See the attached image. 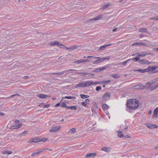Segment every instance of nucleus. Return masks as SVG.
Segmentation results:
<instances>
[{
  "mask_svg": "<svg viewBox=\"0 0 158 158\" xmlns=\"http://www.w3.org/2000/svg\"><path fill=\"white\" fill-rule=\"evenodd\" d=\"M151 19L152 20H153L155 21H158V16L152 18H151Z\"/></svg>",
  "mask_w": 158,
  "mask_h": 158,
  "instance_id": "obj_48",
  "label": "nucleus"
},
{
  "mask_svg": "<svg viewBox=\"0 0 158 158\" xmlns=\"http://www.w3.org/2000/svg\"><path fill=\"white\" fill-rule=\"evenodd\" d=\"M148 31V29L147 28H141L139 30V32H146V33H148L147 31Z\"/></svg>",
  "mask_w": 158,
  "mask_h": 158,
  "instance_id": "obj_24",
  "label": "nucleus"
},
{
  "mask_svg": "<svg viewBox=\"0 0 158 158\" xmlns=\"http://www.w3.org/2000/svg\"><path fill=\"white\" fill-rule=\"evenodd\" d=\"M68 109H69L71 110H77V108L76 107V106H69L67 107V110H68Z\"/></svg>",
  "mask_w": 158,
  "mask_h": 158,
  "instance_id": "obj_22",
  "label": "nucleus"
},
{
  "mask_svg": "<svg viewBox=\"0 0 158 158\" xmlns=\"http://www.w3.org/2000/svg\"><path fill=\"white\" fill-rule=\"evenodd\" d=\"M61 127V126H58L54 127L52 128V129L50 131L51 132H55L59 131Z\"/></svg>",
  "mask_w": 158,
  "mask_h": 158,
  "instance_id": "obj_10",
  "label": "nucleus"
},
{
  "mask_svg": "<svg viewBox=\"0 0 158 158\" xmlns=\"http://www.w3.org/2000/svg\"><path fill=\"white\" fill-rule=\"evenodd\" d=\"M106 67H103L102 68H98L97 69H95L94 71L98 73L101 71H102L103 70H105L106 69Z\"/></svg>",
  "mask_w": 158,
  "mask_h": 158,
  "instance_id": "obj_20",
  "label": "nucleus"
},
{
  "mask_svg": "<svg viewBox=\"0 0 158 158\" xmlns=\"http://www.w3.org/2000/svg\"><path fill=\"white\" fill-rule=\"evenodd\" d=\"M133 71L134 72H139L142 73V69H134Z\"/></svg>",
  "mask_w": 158,
  "mask_h": 158,
  "instance_id": "obj_46",
  "label": "nucleus"
},
{
  "mask_svg": "<svg viewBox=\"0 0 158 158\" xmlns=\"http://www.w3.org/2000/svg\"><path fill=\"white\" fill-rule=\"evenodd\" d=\"M76 71V70H74L73 69H69L68 70H64L62 72H59V73H51V74H57L58 75V76H59V75H61L62 74H63L65 73H67L70 71Z\"/></svg>",
  "mask_w": 158,
  "mask_h": 158,
  "instance_id": "obj_5",
  "label": "nucleus"
},
{
  "mask_svg": "<svg viewBox=\"0 0 158 158\" xmlns=\"http://www.w3.org/2000/svg\"><path fill=\"white\" fill-rule=\"evenodd\" d=\"M89 61V60L88 59H83L82 60V61L83 62H88Z\"/></svg>",
  "mask_w": 158,
  "mask_h": 158,
  "instance_id": "obj_58",
  "label": "nucleus"
},
{
  "mask_svg": "<svg viewBox=\"0 0 158 158\" xmlns=\"http://www.w3.org/2000/svg\"><path fill=\"white\" fill-rule=\"evenodd\" d=\"M76 129L75 128H73L70 130V131H71L72 132H74L76 131Z\"/></svg>",
  "mask_w": 158,
  "mask_h": 158,
  "instance_id": "obj_51",
  "label": "nucleus"
},
{
  "mask_svg": "<svg viewBox=\"0 0 158 158\" xmlns=\"http://www.w3.org/2000/svg\"><path fill=\"white\" fill-rule=\"evenodd\" d=\"M40 142V139L38 138H32L28 141V143H38Z\"/></svg>",
  "mask_w": 158,
  "mask_h": 158,
  "instance_id": "obj_8",
  "label": "nucleus"
},
{
  "mask_svg": "<svg viewBox=\"0 0 158 158\" xmlns=\"http://www.w3.org/2000/svg\"><path fill=\"white\" fill-rule=\"evenodd\" d=\"M96 155V153H90L88 154L86 156L87 157L89 158H91L94 157Z\"/></svg>",
  "mask_w": 158,
  "mask_h": 158,
  "instance_id": "obj_15",
  "label": "nucleus"
},
{
  "mask_svg": "<svg viewBox=\"0 0 158 158\" xmlns=\"http://www.w3.org/2000/svg\"><path fill=\"white\" fill-rule=\"evenodd\" d=\"M136 55L139 57H143L147 55H152V54L149 52H146L144 51L142 52H137L136 53Z\"/></svg>",
  "mask_w": 158,
  "mask_h": 158,
  "instance_id": "obj_3",
  "label": "nucleus"
},
{
  "mask_svg": "<svg viewBox=\"0 0 158 158\" xmlns=\"http://www.w3.org/2000/svg\"><path fill=\"white\" fill-rule=\"evenodd\" d=\"M16 129V128H15V125L12 126L10 127V129Z\"/></svg>",
  "mask_w": 158,
  "mask_h": 158,
  "instance_id": "obj_53",
  "label": "nucleus"
},
{
  "mask_svg": "<svg viewBox=\"0 0 158 158\" xmlns=\"http://www.w3.org/2000/svg\"><path fill=\"white\" fill-rule=\"evenodd\" d=\"M49 44L51 46H57L58 47L62 48H67L65 45L63 44H60L59 42L57 41H52L50 42Z\"/></svg>",
  "mask_w": 158,
  "mask_h": 158,
  "instance_id": "obj_2",
  "label": "nucleus"
},
{
  "mask_svg": "<svg viewBox=\"0 0 158 158\" xmlns=\"http://www.w3.org/2000/svg\"><path fill=\"white\" fill-rule=\"evenodd\" d=\"M27 133V131H25L23 132L22 133L20 134V135H26Z\"/></svg>",
  "mask_w": 158,
  "mask_h": 158,
  "instance_id": "obj_50",
  "label": "nucleus"
},
{
  "mask_svg": "<svg viewBox=\"0 0 158 158\" xmlns=\"http://www.w3.org/2000/svg\"><path fill=\"white\" fill-rule=\"evenodd\" d=\"M67 98L68 99H75L76 98L75 97H72V96H65L64 97H63V98Z\"/></svg>",
  "mask_w": 158,
  "mask_h": 158,
  "instance_id": "obj_31",
  "label": "nucleus"
},
{
  "mask_svg": "<svg viewBox=\"0 0 158 158\" xmlns=\"http://www.w3.org/2000/svg\"><path fill=\"white\" fill-rule=\"evenodd\" d=\"M99 83H101V81L100 82H93V85H96Z\"/></svg>",
  "mask_w": 158,
  "mask_h": 158,
  "instance_id": "obj_54",
  "label": "nucleus"
},
{
  "mask_svg": "<svg viewBox=\"0 0 158 158\" xmlns=\"http://www.w3.org/2000/svg\"><path fill=\"white\" fill-rule=\"evenodd\" d=\"M48 150L47 149H40L38 150L36 152V154H39L40 152H42L43 151L45 150Z\"/></svg>",
  "mask_w": 158,
  "mask_h": 158,
  "instance_id": "obj_32",
  "label": "nucleus"
},
{
  "mask_svg": "<svg viewBox=\"0 0 158 158\" xmlns=\"http://www.w3.org/2000/svg\"><path fill=\"white\" fill-rule=\"evenodd\" d=\"M130 59H129L126 61H125L122 62L121 63H120V64H122L123 65H125L127 63L128 61H130Z\"/></svg>",
  "mask_w": 158,
  "mask_h": 158,
  "instance_id": "obj_42",
  "label": "nucleus"
},
{
  "mask_svg": "<svg viewBox=\"0 0 158 158\" xmlns=\"http://www.w3.org/2000/svg\"><path fill=\"white\" fill-rule=\"evenodd\" d=\"M78 48V47L77 46L74 45L69 48H66V49L68 50L71 49L73 50L75 49H76Z\"/></svg>",
  "mask_w": 158,
  "mask_h": 158,
  "instance_id": "obj_25",
  "label": "nucleus"
},
{
  "mask_svg": "<svg viewBox=\"0 0 158 158\" xmlns=\"http://www.w3.org/2000/svg\"><path fill=\"white\" fill-rule=\"evenodd\" d=\"M15 123H19V120H15Z\"/></svg>",
  "mask_w": 158,
  "mask_h": 158,
  "instance_id": "obj_59",
  "label": "nucleus"
},
{
  "mask_svg": "<svg viewBox=\"0 0 158 158\" xmlns=\"http://www.w3.org/2000/svg\"><path fill=\"white\" fill-rule=\"evenodd\" d=\"M145 125L148 128H149L150 129L151 128V124L149 123H147L145 124Z\"/></svg>",
  "mask_w": 158,
  "mask_h": 158,
  "instance_id": "obj_44",
  "label": "nucleus"
},
{
  "mask_svg": "<svg viewBox=\"0 0 158 158\" xmlns=\"http://www.w3.org/2000/svg\"><path fill=\"white\" fill-rule=\"evenodd\" d=\"M158 81V79L157 78H155L153 80H152L150 81L147 82L146 83V85H152L154 84L156 81Z\"/></svg>",
  "mask_w": 158,
  "mask_h": 158,
  "instance_id": "obj_14",
  "label": "nucleus"
},
{
  "mask_svg": "<svg viewBox=\"0 0 158 158\" xmlns=\"http://www.w3.org/2000/svg\"><path fill=\"white\" fill-rule=\"evenodd\" d=\"M102 108L104 110H105L109 108V106L106 104H104L102 105Z\"/></svg>",
  "mask_w": 158,
  "mask_h": 158,
  "instance_id": "obj_23",
  "label": "nucleus"
},
{
  "mask_svg": "<svg viewBox=\"0 0 158 158\" xmlns=\"http://www.w3.org/2000/svg\"><path fill=\"white\" fill-rule=\"evenodd\" d=\"M139 57H136L135 58H132V59H130V60H134L135 61H137L138 60L139 61Z\"/></svg>",
  "mask_w": 158,
  "mask_h": 158,
  "instance_id": "obj_38",
  "label": "nucleus"
},
{
  "mask_svg": "<svg viewBox=\"0 0 158 158\" xmlns=\"http://www.w3.org/2000/svg\"><path fill=\"white\" fill-rule=\"evenodd\" d=\"M158 68L157 66H155L153 67H148L149 70V73H153L157 72V71L154 72V71Z\"/></svg>",
  "mask_w": 158,
  "mask_h": 158,
  "instance_id": "obj_4",
  "label": "nucleus"
},
{
  "mask_svg": "<svg viewBox=\"0 0 158 158\" xmlns=\"http://www.w3.org/2000/svg\"><path fill=\"white\" fill-rule=\"evenodd\" d=\"M102 15H99L98 16H97L95 17L94 19H92L90 20L89 21H91L93 20H97L101 18L102 17Z\"/></svg>",
  "mask_w": 158,
  "mask_h": 158,
  "instance_id": "obj_26",
  "label": "nucleus"
},
{
  "mask_svg": "<svg viewBox=\"0 0 158 158\" xmlns=\"http://www.w3.org/2000/svg\"><path fill=\"white\" fill-rule=\"evenodd\" d=\"M157 115H158L157 114H155L154 113V114L153 115L152 117L153 118H154L155 117H156V118L157 117Z\"/></svg>",
  "mask_w": 158,
  "mask_h": 158,
  "instance_id": "obj_56",
  "label": "nucleus"
},
{
  "mask_svg": "<svg viewBox=\"0 0 158 158\" xmlns=\"http://www.w3.org/2000/svg\"><path fill=\"white\" fill-rule=\"evenodd\" d=\"M60 103H57V104L56 105H55V106L56 107H58L59 106H60Z\"/></svg>",
  "mask_w": 158,
  "mask_h": 158,
  "instance_id": "obj_57",
  "label": "nucleus"
},
{
  "mask_svg": "<svg viewBox=\"0 0 158 158\" xmlns=\"http://www.w3.org/2000/svg\"><path fill=\"white\" fill-rule=\"evenodd\" d=\"M90 102V100L89 99H85V101L84 102H83L82 103V105L83 106H86L87 104H89V102Z\"/></svg>",
  "mask_w": 158,
  "mask_h": 158,
  "instance_id": "obj_17",
  "label": "nucleus"
},
{
  "mask_svg": "<svg viewBox=\"0 0 158 158\" xmlns=\"http://www.w3.org/2000/svg\"><path fill=\"white\" fill-rule=\"evenodd\" d=\"M135 89H142L145 88L144 86L142 85H135L134 87Z\"/></svg>",
  "mask_w": 158,
  "mask_h": 158,
  "instance_id": "obj_12",
  "label": "nucleus"
},
{
  "mask_svg": "<svg viewBox=\"0 0 158 158\" xmlns=\"http://www.w3.org/2000/svg\"><path fill=\"white\" fill-rule=\"evenodd\" d=\"M118 136L119 138H122L123 137V135L122 131H118Z\"/></svg>",
  "mask_w": 158,
  "mask_h": 158,
  "instance_id": "obj_27",
  "label": "nucleus"
},
{
  "mask_svg": "<svg viewBox=\"0 0 158 158\" xmlns=\"http://www.w3.org/2000/svg\"><path fill=\"white\" fill-rule=\"evenodd\" d=\"M22 125V123H19L18 124H16L15 125V128L18 129L20 128Z\"/></svg>",
  "mask_w": 158,
  "mask_h": 158,
  "instance_id": "obj_40",
  "label": "nucleus"
},
{
  "mask_svg": "<svg viewBox=\"0 0 158 158\" xmlns=\"http://www.w3.org/2000/svg\"><path fill=\"white\" fill-rule=\"evenodd\" d=\"M110 6V4L109 3H107L102 8V10H103L105 9L108 6Z\"/></svg>",
  "mask_w": 158,
  "mask_h": 158,
  "instance_id": "obj_41",
  "label": "nucleus"
},
{
  "mask_svg": "<svg viewBox=\"0 0 158 158\" xmlns=\"http://www.w3.org/2000/svg\"><path fill=\"white\" fill-rule=\"evenodd\" d=\"M110 56H107L106 57H102L101 58L102 59V61H103L105 60H108L110 59Z\"/></svg>",
  "mask_w": 158,
  "mask_h": 158,
  "instance_id": "obj_33",
  "label": "nucleus"
},
{
  "mask_svg": "<svg viewBox=\"0 0 158 158\" xmlns=\"http://www.w3.org/2000/svg\"><path fill=\"white\" fill-rule=\"evenodd\" d=\"M49 104H48V105H45L44 107H43V108H48V107H49Z\"/></svg>",
  "mask_w": 158,
  "mask_h": 158,
  "instance_id": "obj_55",
  "label": "nucleus"
},
{
  "mask_svg": "<svg viewBox=\"0 0 158 158\" xmlns=\"http://www.w3.org/2000/svg\"><path fill=\"white\" fill-rule=\"evenodd\" d=\"M110 81H111L110 80L102 81H101V83L103 84H109Z\"/></svg>",
  "mask_w": 158,
  "mask_h": 158,
  "instance_id": "obj_34",
  "label": "nucleus"
},
{
  "mask_svg": "<svg viewBox=\"0 0 158 158\" xmlns=\"http://www.w3.org/2000/svg\"><path fill=\"white\" fill-rule=\"evenodd\" d=\"M80 97L82 98H85L89 97V96L81 94L80 95Z\"/></svg>",
  "mask_w": 158,
  "mask_h": 158,
  "instance_id": "obj_35",
  "label": "nucleus"
},
{
  "mask_svg": "<svg viewBox=\"0 0 158 158\" xmlns=\"http://www.w3.org/2000/svg\"><path fill=\"white\" fill-rule=\"evenodd\" d=\"M82 62V60H79L74 62V63L77 64H79Z\"/></svg>",
  "mask_w": 158,
  "mask_h": 158,
  "instance_id": "obj_37",
  "label": "nucleus"
},
{
  "mask_svg": "<svg viewBox=\"0 0 158 158\" xmlns=\"http://www.w3.org/2000/svg\"><path fill=\"white\" fill-rule=\"evenodd\" d=\"M84 83H85V87L93 85V82L91 81H85Z\"/></svg>",
  "mask_w": 158,
  "mask_h": 158,
  "instance_id": "obj_18",
  "label": "nucleus"
},
{
  "mask_svg": "<svg viewBox=\"0 0 158 158\" xmlns=\"http://www.w3.org/2000/svg\"><path fill=\"white\" fill-rule=\"evenodd\" d=\"M78 87H85L84 82L78 84L75 87V88H78Z\"/></svg>",
  "mask_w": 158,
  "mask_h": 158,
  "instance_id": "obj_19",
  "label": "nucleus"
},
{
  "mask_svg": "<svg viewBox=\"0 0 158 158\" xmlns=\"http://www.w3.org/2000/svg\"><path fill=\"white\" fill-rule=\"evenodd\" d=\"M139 101L137 100L129 99L127 102V105L128 108L131 110L137 109L139 106Z\"/></svg>",
  "mask_w": 158,
  "mask_h": 158,
  "instance_id": "obj_1",
  "label": "nucleus"
},
{
  "mask_svg": "<svg viewBox=\"0 0 158 158\" xmlns=\"http://www.w3.org/2000/svg\"><path fill=\"white\" fill-rule=\"evenodd\" d=\"M148 89H150L151 90H154L155 89H156V87L155 86V85L154 86H148Z\"/></svg>",
  "mask_w": 158,
  "mask_h": 158,
  "instance_id": "obj_30",
  "label": "nucleus"
},
{
  "mask_svg": "<svg viewBox=\"0 0 158 158\" xmlns=\"http://www.w3.org/2000/svg\"><path fill=\"white\" fill-rule=\"evenodd\" d=\"M20 96V95L19 94H15L13 95H11L10 98L12 97H14V96Z\"/></svg>",
  "mask_w": 158,
  "mask_h": 158,
  "instance_id": "obj_52",
  "label": "nucleus"
},
{
  "mask_svg": "<svg viewBox=\"0 0 158 158\" xmlns=\"http://www.w3.org/2000/svg\"><path fill=\"white\" fill-rule=\"evenodd\" d=\"M111 76L114 79H117L121 77V75L118 74H112Z\"/></svg>",
  "mask_w": 158,
  "mask_h": 158,
  "instance_id": "obj_21",
  "label": "nucleus"
},
{
  "mask_svg": "<svg viewBox=\"0 0 158 158\" xmlns=\"http://www.w3.org/2000/svg\"><path fill=\"white\" fill-rule=\"evenodd\" d=\"M110 97V94L108 93H106L102 97V101H104L105 100H106L107 99H109Z\"/></svg>",
  "mask_w": 158,
  "mask_h": 158,
  "instance_id": "obj_6",
  "label": "nucleus"
},
{
  "mask_svg": "<svg viewBox=\"0 0 158 158\" xmlns=\"http://www.w3.org/2000/svg\"><path fill=\"white\" fill-rule=\"evenodd\" d=\"M36 154H36V152H34L32 154H31V156H35V155H36Z\"/></svg>",
  "mask_w": 158,
  "mask_h": 158,
  "instance_id": "obj_60",
  "label": "nucleus"
},
{
  "mask_svg": "<svg viewBox=\"0 0 158 158\" xmlns=\"http://www.w3.org/2000/svg\"><path fill=\"white\" fill-rule=\"evenodd\" d=\"M62 107H66V108H67V106L65 102H63L62 104L60 105ZM67 108H66V109Z\"/></svg>",
  "mask_w": 158,
  "mask_h": 158,
  "instance_id": "obj_36",
  "label": "nucleus"
},
{
  "mask_svg": "<svg viewBox=\"0 0 158 158\" xmlns=\"http://www.w3.org/2000/svg\"><path fill=\"white\" fill-rule=\"evenodd\" d=\"M139 62L142 64H151V62L148 61L146 60H139Z\"/></svg>",
  "mask_w": 158,
  "mask_h": 158,
  "instance_id": "obj_9",
  "label": "nucleus"
},
{
  "mask_svg": "<svg viewBox=\"0 0 158 158\" xmlns=\"http://www.w3.org/2000/svg\"><path fill=\"white\" fill-rule=\"evenodd\" d=\"M4 113L2 112H0V115L2 116H3L4 115Z\"/></svg>",
  "mask_w": 158,
  "mask_h": 158,
  "instance_id": "obj_63",
  "label": "nucleus"
},
{
  "mask_svg": "<svg viewBox=\"0 0 158 158\" xmlns=\"http://www.w3.org/2000/svg\"><path fill=\"white\" fill-rule=\"evenodd\" d=\"M158 113V107L156 108L154 110V113L156 114H157Z\"/></svg>",
  "mask_w": 158,
  "mask_h": 158,
  "instance_id": "obj_49",
  "label": "nucleus"
},
{
  "mask_svg": "<svg viewBox=\"0 0 158 158\" xmlns=\"http://www.w3.org/2000/svg\"><path fill=\"white\" fill-rule=\"evenodd\" d=\"M106 48V45H104L101 46L100 48L98 50V51H100L104 50Z\"/></svg>",
  "mask_w": 158,
  "mask_h": 158,
  "instance_id": "obj_28",
  "label": "nucleus"
},
{
  "mask_svg": "<svg viewBox=\"0 0 158 158\" xmlns=\"http://www.w3.org/2000/svg\"><path fill=\"white\" fill-rule=\"evenodd\" d=\"M145 72H147L149 73V70L148 68L143 69H142V73H144Z\"/></svg>",
  "mask_w": 158,
  "mask_h": 158,
  "instance_id": "obj_43",
  "label": "nucleus"
},
{
  "mask_svg": "<svg viewBox=\"0 0 158 158\" xmlns=\"http://www.w3.org/2000/svg\"><path fill=\"white\" fill-rule=\"evenodd\" d=\"M37 96L40 98H44L48 97V96L47 95L41 94H38L37 95Z\"/></svg>",
  "mask_w": 158,
  "mask_h": 158,
  "instance_id": "obj_16",
  "label": "nucleus"
},
{
  "mask_svg": "<svg viewBox=\"0 0 158 158\" xmlns=\"http://www.w3.org/2000/svg\"><path fill=\"white\" fill-rule=\"evenodd\" d=\"M47 139V138H42L41 139H40V142H41V141L45 142Z\"/></svg>",
  "mask_w": 158,
  "mask_h": 158,
  "instance_id": "obj_47",
  "label": "nucleus"
},
{
  "mask_svg": "<svg viewBox=\"0 0 158 158\" xmlns=\"http://www.w3.org/2000/svg\"><path fill=\"white\" fill-rule=\"evenodd\" d=\"M124 137L125 138H130L131 137L128 135H126Z\"/></svg>",
  "mask_w": 158,
  "mask_h": 158,
  "instance_id": "obj_62",
  "label": "nucleus"
},
{
  "mask_svg": "<svg viewBox=\"0 0 158 158\" xmlns=\"http://www.w3.org/2000/svg\"><path fill=\"white\" fill-rule=\"evenodd\" d=\"M28 77L27 76H24L23 77V78L24 79H26L28 78Z\"/></svg>",
  "mask_w": 158,
  "mask_h": 158,
  "instance_id": "obj_64",
  "label": "nucleus"
},
{
  "mask_svg": "<svg viewBox=\"0 0 158 158\" xmlns=\"http://www.w3.org/2000/svg\"><path fill=\"white\" fill-rule=\"evenodd\" d=\"M151 128L150 129H153L154 128H158V126L156 125V124H151Z\"/></svg>",
  "mask_w": 158,
  "mask_h": 158,
  "instance_id": "obj_39",
  "label": "nucleus"
},
{
  "mask_svg": "<svg viewBox=\"0 0 158 158\" xmlns=\"http://www.w3.org/2000/svg\"><path fill=\"white\" fill-rule=\"evenodd\" d=\"M101 89V87L100 86H98L96 88V90L97 91H100Z\"/></svg>",
  "mask_w": 158,
  "mask_h": 158,
  "instance_id": "obj_45",
  "label": "nucleus"
},
{
  "mask_svg": "<svg viewBox=\"0 0 158 158\" xmlns=\"http://www.w3.org/2000/svg\"><path fill=\"white\" fill-rule=\"evenodd\" d=\"M94 59H98V60H97L93 62V64H97L99 63L102 62V60L101 58L99 57H94Z\"/></svg>",
  "mask_w": 158,
  "mask_h": 158,
  "instance_id": "obj_13",
  "label": "nucleus"
},
{
  "mask_svg": "<svg viewBox=\"0 0 158 158\" xmlns=\"http://www.w3.org/2000/svg\"><path fill=\"white\" fill-rule=\"evenodd\" d=\"M136 45H138L139 46H143L147 47H150L151 46V45H150L149 44L148 45V44H147L145 43H143L142 42L137 43L133 44H132V46Z\"/></svg>",
  "mask_w": 158,
  "mask_h": 158,
  "instance_id": "obj_7",
  "label": "nucleus"
},
{
  "mask_svg": "<svg viewBox=\"0 0 158 158\" xmlns=\"http://www.w3.org/2000/svg\"><path fill=\"white\" fill-rule=\"evenodd\" d=\"M12 151H8L7 150H6L3 152V154H12Z\"/></svg>",
  "mask_w": 158,
  "mask_h": 158,
  "instance_id": "obj_29",
  "label": "nucleus"
},
{
  "mask_svg": "<svg viewBox=\"0 0 158 158\" xmlns=\"http://www.w3.org/2000/svg\"><path fill=\"white\" fill-rule=\"evenodd\" d=\"M111 148L108 147H104L102 148V150L106 152H109L111 151Z\"/></svg>",
  "mask_w": 158,
  "mask_h": 158,
  "instance_id": "obj_11",
  "label": "nucleus"
},
{
  "mask_svg": "<svg viewBox=\"0 0 158 158\" xmlns=\"http://www.w3.org/2000/svg\"><path fill=\"white\" fill-rule=\"evenodd\" d=\"M44 104V103H43V102H42V103H40L39 105V106H42Z\"/></svg>",
  "mask_w": 158,
  "mask_h": 158,
  "instance_id": "obj_61",
  "label": "nucleus"
}]
</instances>
